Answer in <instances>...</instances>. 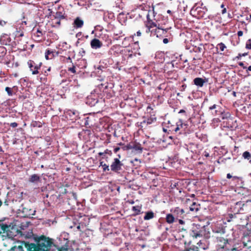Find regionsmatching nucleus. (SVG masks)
I'll return each mask as SVG.
<instances>
[{
  "label": "nucleus",
  "instance_id": "63",
  "mask_svg": "<svg viewBox=\"0 0 251 251\" xmlns=\"http://www.w3.org/2000/svg\"><path fill=\"white\" fill-rule=\"evenodd\" d=\"M179 113H185V111L183 109H181L179 112Z\"/></svg>",
  "mask_w": 251,
  "mask_h": 251
},
{
  "label": "nucleus",
  "instance_id": "60",
  "mask_svg": "<svg viewBox=\"0 0 251 251\" xmlns=\"http://www.w3.org/2000/svg\"><path fill=\"white\" fill-rule=\"evenodd\" d=\"M226 177L228 179H230L232 177V176L230 174H227L226 175Z\"/></svg>",
  "mask_w": 251,
  "mask_h": 251
},
{
  "label": "nucleus",
  "instance_id": "18",
  "mask_svg": "<svg viewBox=\"0 0 251 251\" xmlns=\"http://www.w3.org/2000/svg\"><path fill=\"white\" fill-rule=\"evenodd\" d=\"M218 107L219 106L216 104H213L209 107V110L211 111L212 114L214 116L223 114L221 111L217 109Z\"/></svg>",
  "mask_w": 251,
  "mask_h": 251
},
{
  "label": "nucleus",
  "instance_id": "19",
  "mask_svg": "<svg viewBox=\"0 0 251 251\" xmlns=\"http://www.w3.org/2000/svg\"><path fill=\"white\" fill-rule=\"evenodd\" d=\"M46 33V31L44 32L40 28H38L36 32L33 35L37 41H41L43 38V35Z\"/></svg>",
  "mask_w": 251,
  "mask_h": 251
},
{
  "label": "nucleus",
  "instance_id": "33",
  "mask_svg": "<svg viewBox=\"0 0 251 251\" xmlns=\"http://www.w3.org/2000/svg\"><path fill=\"white\" fill-rule=\"evenodd\" d=\"M9 251H25L22 246H15L13 247Z\"/></svg>",
  "mask_w": 251,
  "mask_h": 251
},
{
  "label": "nucleus",
  "instance_id": "25",
  "mask_svg": "<svg viewBox=\"0 0 251 251\" xmlns=\"http://www.w3.org/2000/svg\"><path fill=\"white\" fill-rule=\"evenodd\" d=\"M156 118L155 115H151V116L149 118H148L147 120H144L143 123H146L147 125H150L156 122Z\"/></svg>",
  "mask_w": 251,
  "mask_h": 251
},
{
  "label": "nucleus",
  "instance_id": "54",
  "mask_svg": "<svg viewBox=\"0 0 251 251\" xmlns=\"http://www.w3.org/2000/svg\"><path fill=\"white\" fill-rule=\"evenodd\" d=\"M243 32L241 30L238 31L237 32V35L239 37L242 36L243 35Z\"/></svg>",
  "mask_w": 251,
  "mask_h": 251
},
{
  "label": "nucleus",
  "instance_id": "29",
  "mask_svg": "<svg viewBox=\"0 0 251 251\" xmlns=\"http://www.w3.org/2000/svg\"><path fill=\"white\" fill-rule=\"evenodd\" d=\"M199 209V205L196 204V202H193L192 204L190 206V210L191 211H197Z\"/></svg>",
  "mask_w": 251,
  "mask_h": 251
},
{
  "label": "nucleus",
  "instance_id": "46",
  "mask_svg": "<svg viewBox=\"0 0 251 251\" xmlns=\"http://www.w3.org/2000/svg\"><path fill=\"white\" fill-rule=\"evenodd\" d=\"M104 154H109V155H111L112 153V151H111L110 150H109L108 149H106L104 151Z\"/></svg>",
  "mask_w": 251,
  "mask_h": 251
},
{
  "label": "nucleus",
  "instance_id": "4",
  "mask_svg": "<svg viewBox=\"0 0 251 251\" xmlns=\"http://www.w3.org/2000/svg\"><path fill=\"white\" fill-rule=\"evenodd\" d=\"M22 213L24 217L32 218L35 214L36 210L29 205L23 204Z\"/></svg>",
  "mask_w": 251,
  "mask_h": 251
},
{
  "label": "nucleus",
  "instance_id": "49",
  "mask_svg": "<svg viewBox=\"0 0 251 251\" xmlns=\"http://www.w3.org/2000/svg\"><path fill=\"white\" fill-rule=\"evenodd\" d=\"M16 36L18 37H22L24 36V32L23 31H22V32L18 31L16 34Z\"/></svg>",
  "mask_w": 251,
  "mask_h": 251
},
{
  "label": "nucleus",
  "instance_id": "47",
  "mask_svg": "<svg viewBox=\"0 0 251 251\" xmlns=\"http://www.w3.org/2000/svg\"><path fill=\"white\" fill-rule=\"evenodd\" d=\"M10 126L15 128L18 126V124L16 122L11 123L10 125Z\"/></svg>",
  "mask_w": 251,
  "mask_h": 251
},
{
  "label": "nucleus",
  "instance_id": "39",
  "mask_svg": "<svg viewBox=\"0 0 251 251\" xmlns=\"http://www.w3.org/2000/svg\"><path fill=\"white\" fill-rule=\"evenodd\" d=\"M102 162L100 163V165L102 166L103 168V170L104 171H109V167L108 165H107L106 164H104L103 165L102 164Z\"/></svg>",
  "mask_w": 251,
  "mask_h": 251
},
{
  "label": "nucleus",
  "instance_id": "48",
  "mask_svg": "<svg viewBox=\"0 0 251 251\" xmlns=\"http://www.w3.org/2000/svg\"><path fill=\"white\" fill-rule=\"evenodd\" d=\"M60 20L61 19H58V20H54L55 21L53 22V24L59 25H60Z\"/></svg>",
  "mask_w": 251,
  "mask_h": 251
},
{
  "label": "nucleus",
  "instance_id": "36",
  "mask_svg": "<svg viewBox=\"0 0 251 251\" xmlns=\"http://www.w3.org/2000/svg\"><path fill=\"white\" fill-rule=\"evenodd\" d=\"M7 50L6 48L3 46H0V57L3 56L6 53Z\"/></svg>",
  "mask_w": 251,
  "mask_h": 251
},
{
  "label": "nucleus",
  "instance_id": "38",
  "mask_svg": "<svg viewBox=\"0 0 251 251\" xmlns=\"http://www.w3.org/2000/svg\"><path fill=\"white\" fill-rule=\"evenodd\" d=\"M195 50L196 52H201L203 51L204 49H203L202 45L201 44L199 47H195Z\"/></svg>",
  "mask_w": 251,
  "mask_h": 251
},
{
  "label": "nucleus",
  "instance_id": "45",
  "mask_svg": "<svg viewBox=\"0 0 251 251\" xmlns=\"http://www.w3.org/2000/svg\"><path fill=\"white\" fill-rule=\"evenodd\" d=\"M221 7L222 8H223V9L222 10V14H225L226 12V8L225 7V5L223 3L221 4Z\"/></svg>",
  "mask_w": 251,
  "mask_h": 251
},
{
  "label": "nucleus",
  "instance_id": "51",
  "mask_svg": "<svg viewBox=\"0 0 251 251\" xmlns=\"http://www.w3.org/2000/svg\"><path fill=\"white\" fill-rule=\"evenodd\" d=\"M239 65L241 67H242L244 69H246L247 68V67L244 66V64L243 62H240L239 63Z\"/></svg>",
  "mask_w": 251,
  "mask_h": 251
},
{
  "label": "nucleus",
  "instance_id": "31",
  "mask_svg": "<svg viewBox=\"0 0 251 251\" xmlns=\"http://www.w3.org/2000/svg\"><path fill=\"white\" fill-rule=\"evenodd\" d=\"M226 48V46L223 43L218 44L216 47L217 50H220L221 51H223Z\"/></svg>",
  "mask_w": 251,
  "mask_h": 251
},
{
  "label": "nucleus",
  "instance_id": "26",
  "mask_svg": "<svg viewBox=\"0 0 251 251\" xmlns=\"http://www.w3.org/2000/svg\"><path fill=\"white\" fill-rule=\"evenodd\" d=\"M242 157L249 161L251 164V153L249 151H245L242 154Z\"/></svg>",
  "mask_w": 251,
  "mask_h": 251
},
{
  "label": "nucleus",
  "instance_id": "22",
  "mask_svg": "<svg viewBox=\"0 0 251 251\" xmlns=\"http://www.w3.org/2000/svg\"><path fill=\"white\" fill-rule=\"evenodd\" d=\"M217 241L220 243V246H222V248H224L225 246L228 243V239H225L222 237H217Z\"/></svg>",
  "mask_w": 251,
  "mask_h": 251
},
{
  "label": "nucleus",
  "instance_id": "62",
  "mask_svg": "<svg viewBox=\"0 0 251 251\" xmlns=\"http://www.w3.org/2000/svg\"><path fill=\"white\" fill-rule=\"evenodd\" d=\"M232 178H233V180H236V179H238L239 178V177L237 176H232Z\"/></svg>",
  "mask_w": 251,
  "mask_h": 251
},
{
  "label": "nucleus",
  "instance_id": "61",
  "mask_svg": "<svg viewBox=\"0 0 251 251\" xmlns=\"http://www.w3.org/2000/svg\"><path fill=\"white\" fill-rule=\"evenodd\" d=\"M167 12V13L169 14L170 15L173 16V13L172 12L171 10H168Z\"/></svg>",
  "mask_w": 251,
  "mask_h": 251
},
{
  "label": "nucleus",
  "instance_id": "58",
  "mask_svg": "<svg viewBox=\"0 0 251 251\" xmlns=\"http://www.w3.org/2000/svg\"><path fill=\"white\" fill-rule=\"evenodd\" d=\"M153 109L151 108V107L150 106V105H149L148 107H147V110L148 112L149 111V110H152ZM151 111H150V112Z\"/></svg>",
  "mask_w": 251,
  "mask_h": 251
},
{
  "label": "nucleus",
  "instance_id": "8",
  "mask_svg": "<svg viewBox=\"0 0 251 251\" xmlns=\"http://www.w3.org/2000/svg\"><path fill=\"white\" fill-rule=\"evenodd\" d=\"M123 49L119 45H114L112 46L109 50V52L111 54L115 56H118L120 54H122L123 51Z\"/></svg>",
  "mask_w": 251,
  "mask_h": 251
},
{
  "label": "nucleus",
  "instance_id": "6",
  "mask_svg": "<svg viewBox=\"0 0 251 251\" xmlns=\"http://www.w3.org/2000/svg\"><path fill=\"white\" fill-rule=\"evenodd\" d=\"M123 164L120 161L119 158H114L110 165V169L115 173H119L122 170Z\"/></svg>",
  "mask_w": 251,
  "mask_h": 251
},
{
  "label": "nucleus",
  "instance_id": "7",
  "mask_svg": "<svg viewBox=\"0 0 251 251\" xmlns=\"http://www.w3.org/2000/svg\"><path fill=\"white\" fill-rule=\"evenodd\" d=\"M191 14L198 18H202L204 17V12L201 10V7L193 6L190 11Z\"/></svg>",
  "mask_w": 251,
  "mask_h": 251
},
{
  "label": "nucleus",
  "instance_id": "35",
  "mask_svg": "<svg viewBox=\"0 0 251 251\" xmlns=\"http://www.w3.org/2000/svg\"><path fill=\"white\" fill-rule=\"evenodd\" d=\"M16 86H14L13 88H10L8 87H5V90L7 92L8 95L9 96H11L13 95V89L16 88Z\"/></svg>",
  "mask_w": 251,
  "mask_h": 251
},
{
  "label": "nucleus",
  "instance_id": "41",
  "mask_svg": "<svg viewBox=\"0 0 251 251\" xmlns=\"http://www.w3.org/2000/svg\"><path fill=\"white\" fill-rule=\"evenodd\" d=\"M68 71L71 72L73 74H75L76 71L75 69V66L74 65H73L72 67L68 68Z\"/></svg>",
  "mask_w": 251,
  "mask_h": 251
},
{
  "label": "nucleus",
  "instance_id": "1",
  "mask_svg": "<svg viewBox=\"0 0 251 251\" xmlns=\"http://www.w3.org/2000/svg\"><path fill=\"white\" fill-rule=\"evenodd\" d=\"M27 251H52L51 248L55 246L53 239L44 235L40 236L36 240V244L25 243Z\"/></svg>",
  "mask_w": 251,
  "mask_h": 251
},
{
  "label": "nucleus",
  "instance_id": "23",
  "mask_svg": "<svg viewBox=\"0 0 251 251\" xmlns=\"http://www.w3.org/2000/svg\"><path fill=\"white\" fill-rule=\"evenodd\" d=\"M159 29H158L157 27H154L153 28H151L150 30V31L148 30H146L147 33H150L151 36H156V37H158V32Z\"/></svg>",
  "mask_w": 251,
  "mask_h": 251
},
{
  "label": "nucleus",
  "instance_id": "44",
  "mask_svg": "<svg viewBox=\"0 0 251 251\" xmlns=\"http://www.w3.org/2000/svg\"><path fill=\"white\" fill-rule=\"evenodd\" d=\"M131 142H130L129 144H127L126 146H125L124 147L125 150H131Z\"/></svg>",
  "mask_w": 251,
  "mask_h": 251
},
{
  "label": "nucleus",
  "instance_id": "30",
  "mask_svg": "<svg viewBox=\"0 0 251 251\" xmlns=\"http://www.w3.org/2000/svg\"><path fill=\"white\" fill-rule=\"evenodd\" d=\"M54 16V20H58V19H64L65 16L62 14L61 12H57Z\"/></svg>",
  "mask_w": 251,
  "mask_h": 251
},
{
  "label": "nucleus",
  "instance_id": "2",
  "mask_svg": "<svg viewBox=\"0 0 251 251\" xmlns=\"http://www.w3.org/2000/svg\"><path fill=\"white\" fill-rule=\"evenodd\" d=\"M145 26L146 27V30L150 31V30L151 28H153L154 27H157L158 29H161L162 30H165L166 32H167L169 28L164 29L159 27V25H157L156 23L154 22L150 18L149 14L148 13L147 15V21L145 22Z\"/></svg>",
  "mask_w": 251,
  "mask_h": 251
},
{
  "label": "nucleus",
  "instance_id": "64",
  "mask_svg": "<svg viewBox=\"0 0 251 251\" xmlns=\"http://www.w3.org/2000/svg\"><path fill=\"white\" fill-rule=\"evenodd\" d=\"M231 251H239L238 250V249L237 248H234L231 249Z\"/></svg>",
  "mask_w": 251,
  "mask_h": 251
},
{
  "label": "nucleus",
  "instance_id": "28",
  "mask_svg": "<svg viewBox=\"0 0 251 251\" xmlns=\"http://www.w3.org/2000/svg\"><path fill=\"white\" fill-rule=\"evenodd\" d=\"M40 180V176L37 174H34L30 176L29 178V181L30 182H37L39 181Z\"/></svg>",
  "mask_w": 251,
  "mask_h": 251
},
{
  "label": "nucleus",
  "instance_id": "57",
  "mask_svg": "<svg viewBox=\"0 0 251 251\" xmlns=\"http://www.w3.org/2000/svg\"><path fill=\"white\" fill-rule=\"evenodd\" d=\"M175 127H176V126H171V127H170L171 129H170V130L172 131V132H173V131L175 132V130H173V129H175Z\"/></svg>",
  "mask_w": 251,
  "mask_h": 251
},
{
  "label": "nucleus",
  "instance_id": "15",
  "mask_svg": "<svg viewBox=\"0 0 251 251\" xmlns=\"http://www.w3.org/2000/svg\"><path fill=\"white\" fill-rule=\"evenodd\" d=\"M10 225L4 224L0 221V234L2 233H6L8 235V232L10 231Z\"/></svg>",
  "mask_w": 251,
  "mask_h": 251
},
{
  "label": "nucleus",
  "instance_id": "59",
  "mask_svg": "<svg viewBox=\"0 0 251 251\" xmlns=\"http://www.w3.org/2000/svg\"><path fill=\"white\" fill-rule=\"evenodd\" d=\"M178 223H179V224H180L181 225H183L184 224V221L181 219H179V220H178Z\"/></svg>",
  "mask_w": 251,
  "mask_h": 251
},
{
  "label": "nucleus",
  "instance_id": "13",
  "mask_svg": "<svg viewBox=\"0 0 251 251\" xmlns=\"http://www.w3.org/2000/svg\"><path fill=\"white\" fill-rule=\"evenodd\" d=\"M187 127V124H184L182 123V121L180 120L179 122H177L176 124V127L175 129H173L175 130V133L178 132L180 131L179 133H181L183 130L185 129V128Z\"/></svg>",
  "mask_w": 251,
  "mask_h": 251
},
{
  "label": "nucleus",
  "instance_id": "9",
  "mask_svg": "<svg viewBox=\"0 0 251 251\" xmlns=\"http://www.w3.org/2000/svg\"><path fill=\"white\" fill-rule=\"evenodd\" d=\"M131 150L136 153L140 154L143 152V148L141 144L136 141L131 142Z\"/></svg>",
  "mask_w": 251,
  "mask_h": 251
},
{
  "label": "nucleus",
  "instance_id": "12",
  "mask_svg": "<svg viewBox=\"0 0 251 251\" xmlns=\"http://www.w3.org/2000/svg\"><path fill=\"white\" fill-rule=\"evenodd\" d=\"M11 41V38L6 34H3L0 37V43L2 45H10Z\"/></svg>",
  "mask_w": 251,
  "mask_h": 251
},
{
  "label": "nucleus",
  "instance_id": "27",
  "mask_svg": "<svg viewBox=\"0 0 251 251\" xmlns=\"http://www.w3.org/2000/svg\"><path fill=\"white\" fill-rule=\"evenodd\" d=\"M154 217V213L151 211H148L145 213V215L144 217V220H149L152 218H153Z\"/></svg>",
  "mask_w": 251,
  "mask_h": 251
},
{
  "label": "nucleus",
  "instance_id": "40",
  "mask_svg": "<svg viewBox=\"0 0 251 251\" xmlns=\"http://www.w3.org/2000/svg\"><path fill=\"white\" fill-rule=\"evenodd\" d=\"M248 54V52H245L244 53H239L238 54V56H236V58L237 59H240L242 57L245 56L247 55Z\"/></svg>",
  "mask_w": 251,
  "mask_h": 251
},
{
  "label": "nucleus",
  "instance_id": "10",
  "mask_svg": "<svg viewBox=\"0 0 251 251\" xmlns=\"http://www.w3.org/2000/svg\"><path fill=\"white\" fill-rule=\"evenodd\" d=\"M90 46L93 49L97 50L101 48L103 44L99 39L94 38L90 42Z\"/></svg>",
  "mask_w": 251,
  "mask_h": 251
},
{
  "label": "nucleus",
  "instance_id": "37",
  "mask_svg": "<svg viewBox=\"0 0 251 251\" xmlns=\"http://www.w3.org/2000/svg\"><path fill=\"white\" fill-rule=\"evenodd\" d=\"M130 40L129 38H125L122 43L123 46H127L129 44V41Z\"/></svg>",
  "mask_w": 251,
  "mask_h": 251
},
{
  "label": "nucleus",
  "instance_id": "3",
  "mask_svg": "<svg viewBox=\"0 0 251 251\" xmlns=\"http://www.w3.org/2000/svg\"><path fill=\"white\" fill-rule=\"evenodd\" d=\"M42 65V62L36 63L33 60H29L27 61V65L32 72V75H37L39 74V70Z\"/></svg>",
  "mask_w": 251,
  "mask_h": 251
},
{
  "label": "nucleus",
  "instance_id": "53",
  "mask_svg": "<svg viewBox=\"0 0 251 251\" xmlns=\"http://www.w3.org/2000/svg\"><path fill=\"white\" fill-rule=\"evenodd\" d=\"M71 193L72 194V196L73 197L74 199L76 200V198H77V196H76V193H74V192H72Z\"/></svg>",
  "mask_w": 251,
  "mask_h": 251
},
{
  "label": "nucleus",
  "instance_id": "21",
  "mask_svg": "<svg viewBox=\"0 0 251 251\" xmlns=\"http://www.w3.org/2000/svg\"><path fill=\"white\" fill-rule=\"evenodd\" d=\"M142 205L134 206L132 207V210L133 212V216H136L141 213Z\"/></svg>",
  "mask_w": 251,
  "mask_h": 251
},
{
  "label": "nucleus",
  "instance_id": "34",
  "mask_svg": "<svg viewBox=\"0 0 251 251\" xmlns=\"http://www.w3.org/2000/svg\"><path fill=\"white\" fill-rule=\"evenodd\" d=\"M42 123L40 121H32L31 126L34 127H41L42 126Z\"/></svg>",
  "mask_w": 251,
  "mask_h": 251
},
{
  "label": "nucleus",
  "instance_id": "11",
  "mask_svg": "<svg viewBox=\"0 0 251 251\" xmlns=\"http://www.w3.org/2000/svg\"><path fill=\"white\" fill-rule=\"evenodd\" d=\"M171 212L173 213L174 216L176 217L177 219L178 218H182L184 213V211L183 209L180 208L178 207H175L172 209Z\"/></svg>",
  "mask_w": 251,
  "mask_h": 251
},
{
  "label": "nucleus",
  "instance_id": "32",
  "mask_svg": "<svg viewBox=\"0 0 251 251\" xmlns=\"http://www.w3.org/2000/svg\"><path fill=\"white\" fill-rule=\"evenodd\" d=\"M192 236L193 238H197L198 237H201L202 236V231L200 230L199 231L195 232L193 230V234Z\"/></svg>",
  "mask_w": 251,
  "mask_h": 251
},
{
  "label": "nucleus",
  "instance_id": "42",
  "mask_svg": "<svg viewBox=\"0 0 251 251\" xmlns=\"http://www.w3.org/2000/svg\"><path fill=\"white\" fill-rule=\"evenodd\" d=\"M246 48L247 49H251V39H249L246 45Z\"/></svg>",
  "mask_w": 251,
  "mask_h": 251
},
{
  "label": "nucleus",
  "instance_id": "17",
  "mask_svg": "<svg viewBox=\"0 0 251 251\" xmlns=\"http://www.w3.org/2000/svg\"><path fill=\"white\" fill-rule=\"evenodd\" d=\"M206 82L205 79L201 77H196L193 80L194 84L200 87H202Z\"/></svg>",
  "mask_w": 251,
  "mask_h": 251
},
{
  "label": "nucleus",
  "instance_id": "14",
  "mask_svg": "<svg viewBox=\"0 0 251 251\" xmlns=\"http://www.w3.org/2000/svg\"><path fill=\"white\" fill-rule=\"evenodd\" d=\"M58 53L57 51H56L55 50H51L48 49L46 50L45 52V58L46 59H52L55 56H57Z\"/></svg>",
  "mask_w": 251,
  "mask_h": 251
},
{
  "label": "nucleus",
  "instance_id": "20",
  "mask_svg": "<svg viewBox=\"0 0 251 251\" xmlns=\"http://www.w3.org/2000/svg\"><path fill=\"white\" fill-rule=\"evenodd\" d=\"M84 25V22L79 17H77L74 22V27L76 28H81Z\"/></svg>",
  "mask_w": 251,
  "mask_h": 251
},
{
  "label": "nucleus",
  "instance_id": "43",
  "mask_svg": "<svg viewBox=\"0 0 251 251\" xmlns=\"http://www.w3.org/2000/svg\"><path fill=\"white\" fill-rule=\"evenodd\" d=\"M236 206L240 207L241 209H243V207H241L242 206H244L245 205V204L242 201H238L236 204Z\"/></svg>",
  "mask_w": 251,
  "mask_h": 251
},
{
  "label": "nucleus",
  "instance_id": "56",
  "mask_svg": "<svg viewBox=\"0 0 251 251\" xmlns=\"http://www.w3.org/2000/svg\"><path fill=\"white\" fill-rule=\"evenodd\" d=\"M163 42L164 44H165L168 43V42H169L168 39H167V38H164L163 40Z\"/></svg>",
  "mask_w": 251,
  "mask_h": 251
},
{
  "label": "nucleus",
  "instance_id": "16",
  "mask_svg": "<svg viewBox=\"0 0 251 251\" xmlns=\"http://www.w3.org/2000/svg\"><path fill=\"white\" fill-rule=\"evenodd\" d=\"M127 2H133V0H115L116 6L121 9L124 8V5Z\"/></svg>",
  "mask_w": 251,
  "mask_h": 251
},
{
  "label": "nucleus",
  "instance_id": "52",
  "mask_svg": "<svg viewBox=\"0 0 251 251\" xmlns=\"http://www.w3.org/2000/svg\"><path fill=\"white\" fill-rule=\"evenodd\" d=\"M6 23V22L2 20H0V25L4 26V25H5Z\"/></svg>",
  "mask_w": 251,
  "mask_h": 251
},
{
  "label": "nucleus",
  "instance_id": "50",
  "mask_svg": "<svg viewBox=\"0 0 251 251\" xmlns=\"http://www.w3.org/2000/svg\"><path fill=\"white\" fill-rule=\"evenodd\" d=\"M61 189H62V191H61L62 194H65L68 193L66 189L63 188H61Z\"/></svg>",
  "mask_w": 251,
  "mask_h": 251
},
{
  "label": "nucleus",
  "instance_id": "24",
  "mask_svg": "<svg viewBox=\"0 0 251 251\" xmlns=\"http://www.w3.org/2000/svg\"><path fill=\"white\" fill-rule=\"evenodd\" d=\"M166 221L169 224H173L175 221V218L172 214H167L166 216Z\"/></svg>",
  "mask_w": 251,
  "mask_h": 251
},
{
  "label": "nucleus",
  "instance_id": "5",
  "mask_svg": "<svg viewBox=\"0 0 251 251\" xmlns=\"http://www.w3.org/2000/svg\"><path fill=\"white\" fill-rule=\"evenodd\" d=\"M122 55L124 60L133 59L136 56V52L130 49L129 48L123 49Z\"/></svg>",
  "mask_w": 251,
  "mask_h": 251
},
{
  "label": "nucleus",
  "instance_id": "55",
  "mask_svg": "<svg viewBox=\"0 0 251 251\" xmlns=\"http://www.w3.org/2000/svg\"><path fill=\"white\" fill-rule=\"evenodd\" d=\"M120 150V148L117 147L114 148V151L115 153H117Z\"/></svg>",
  "mask_w": 251,
  "mask_h": 251
}]
</instances>
